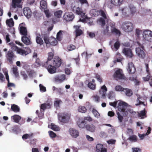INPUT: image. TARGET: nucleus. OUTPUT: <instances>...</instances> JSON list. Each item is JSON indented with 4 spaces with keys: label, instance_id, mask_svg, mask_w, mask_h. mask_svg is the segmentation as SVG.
Segmentation results:
<instances>
[{
    "label": "nucleus",
    "instance_id": "c9c22d12",
    "mask_svg": "<svg viewBox=\"0 0 152 152\" xmlns=\"http://www.w3.org/2000/svg\"><path fill=\"white\" fill-rule=\"evenodd\" d=\"M105 19L103 18H100L97 20V22L102 27L104 26L105 24Z\"/></svg>",
    "mask_w": 152,
    "mask_h": 152
},
{
    "label": "nucleus",
    "instance_id": "a211bd4d",
    "mask_svg": "<svg viewBox=\"0 0 152 152\" xmlns=\"http://www.w3.org/2000/svg\"><path fill=\"white\" fill-rule=\"evenodd\" d=\"M127 71L131 74H133L135 72L136 69L132 62L128 63Z\"/></svg>",
    "mask_w": 152,
    "mask_h": 152
},
{
    "label": "nucleus",
    "instance_id": "680f3d73",
    "mask_svg": "<svg viewBox=\"0 0 152 152\" xmlns=\"http://www.w3.org/2000/svg\"><path fill=\"white\" fill-rule=\"evenodd\" d=\"M75 46L73 45H69L67 47V49L69 51L72 50H75Z\"/></svg>",
    "mask_w": 152,
    "mask_h": 152
},
{
    "label": "nucleus",
    "instance_id": "e2e57ef3",
    "mask_svg": "<svg viewBox=\"0 0 152 152\" xmlns=\"http://www.w3.org/2000/svg\"><path fill=\"white\" fill-rule=\"evenodd\" d=\"M12 71L13 73L16 76L18 75V68L17 67H13L12 68Z\"/></svg>",
    "mask_w": 152,
    "mask_h": 152
},
{
    "label": "nucleus",
    "instance_id": "9b49d317",
    "mask_svg": "<svg viewBox=\"0 0 152 152\" xmlns=\"http://www.w3.org/2000/svg\"><path fill=\"white\" fill-rule=\"evenodd\" d=\"M74 17V14L72 12H65L63 16V19L67 22L72 21Z\"/></svg>",
    "mask_w": 152,
    "mask_h": 152
},
{
    "label": "nucleus",
    "instance_id": "a19ab883",
    "mask_svg": "<svg viewBox=\"0 0 152 152\" xmlns=\"http://www.w3.org/2000/svg\"><path fill=\"white\" fill-rule=\"evenodd\" d=\"M36 39L37 43L40 45H42L43 44L44 42L42 38L37 36L36 37Z\"/></svg>",
    "mask_w": 152,
    "mask_h": 152
},
{
    "label": "nucleus",
    "instance_id": "1a4fd4ad",
    "mask_svg": "<svg viewBox=\"0 0 152 152\" xmlns=\"http://www.w3.org/2000/svg\"><path fill=\"white\" fill-rule=\"evenodd\" d=\"M144 39L148 42H152V31L148 30L144 31L143 33Z\"/></svg>",
    "mask_w": 152,
    "mask_h": 152
},
{
    "label": "nucleus",
    "instance_id": "8fccbe9b",
    "mask_svg": "<svg viewBox=\"0 0 152 152\" xmlns=\"http://www.w3.org/2000/svg\"><path fill=\"white\" fill-rule=\"evenodd\" d=\"M129 139L130 141L133 142H136L137 141V137L134 135L131 136L129 137Z\"/></svg>",
    "mask_w": 152,
    "mask_h": 152
},
{
    "label": "nucleus",
    "instance_id": "0eeeda50",
    "mask_svg": "<svg viewBox=\"0 0 152 152\" xmlns=\"http://www.w3.org/2000/svg\"><path fill=\"white\" fill-rule=\"evenodd\" d=\"M42 66L46 68L48 72L50 74H52L56 72V68L54 66H53L50 63H44L42 64Z\"/></svg>",
    "mask_w": 152,
    "mask_h": 152
},
{
    "label": "nucleus",
    "instance_id": "69168bd1",
    "mask_svg": "<svg viewBox=\"0 0 152 152\" xmlns=\"http://www.w3.org/2000/svg\"><path fill=\"white\" fill-rule=\"evenodd\" d=\"M146 111L145 109H144L143 110H142L140 111V113L138 114V115L139 117H141L142 116H144L146 115Z\"/></svg>",
    "mask_w": 152,
    "mask_h": 152
},
{
    "label": "nucleus",
    "instance_id": "f257e3e1",
    "mask_svg": "<svg viewBox=\"0 0 152 152\" xmlns=\"http://www.w3.org/2000/svg\"><path fill=\"white\" fill-rule=\"evenodd\" d=\"M128 106V104L125 102L120 101L118 104V110L122 113L123 115L125 116H127L128 114L127 111L126 110Z\"/></svg>",
    "mask_w": 152,
    "mask_h": 152
},
{
    "label": "nucleus",
    "instance_id": "13d9d810",
    "mask_svg": "<svg viewBox=\"0 0 152 152\" xmlns=\"http://www.w3.org/2000/svg\"><path fill=\"white\" fill-rule=\"evenodd\" d=\"M141 99V98L140 97H138L137 99V102L138 103L136 104V105L138 106L140 104H143L144 106H145V104L144 103V102H141L140 101V99Z\"/></svg>",
    "mask_w": 152,
    "mask_h": 152
},
{
    "label": "nucleus",
    "instance_id": "de8ad7c7",
    "mask_svg": "<svg viewBox=\"0 0 152 152\" xmlns=\"http://www.w3.org/2000/svg\"><path fill=\"white\" fill-rule=\"evenodd\" d=\"M62 31H60L56 35V39L60 41L62 39Z\"/></svg>",
    "mask_w": 152,
    "mask_h": 152
},
{
    "label": "nucleus",
    "instance_id": "b1692460",
    "mask_svg": "<svg viewBox=\"0 0 152 152\" xmlns=\"http://www.w3.org/2000/svg\"><path fill=\"white\" fill-rule=\"evenodd\" d=\"M122 15L123 17L126 18L129 16L130 13L129 10L128 8L124 7L122 9Z\"/></svg>",
    "mask_w": 152,
    "mask_h": 152
},
{
    "label": "nucleus",
    "instance_id": "f03ea898",
    "mask_svg": "<svg viewBox=\"0 0 152 152\" xmlns=\"http://www.w3.org/2000/svg\"><path fill=\"white\" fill-rule=\"evenodd\" d=\"M121 28L125 32H129L133 31L134 29V25L130 22L125 21L122 23Z\"/></svg>",
    "mask_w": 152,
    "mask_h": 152
},
{
    "label": "nucleus",
    "instance_id": "052dcab7",
    "mask_svg": "<svg viewBox=\"0 0 152 152\" xmlns=\"http://www.w3.org/2000/svg\"><path fill=\"white\" fill-rule=\"evenodd\" d=\"M81 18H83L82 21H84L87 18V16L85 15V13L83 12V11L79 14Z\"/></svg>",
    "mask_w": 152,
    "mask_h": 152
},
{
    "label": "nucleus",
    "instance_id": "39448f33",
    "mask_svg": "<svg viewBox=\"0 0 152 152\" xmlns=\"http://www.w3.org/2000/svg\"><path fill=\"white\" fill-rule=\"evenodd\" d=\"M70 114L66 113H61L58 116L59 121L62 123H68L70 118Z\"/></svg>",
    "mask_w": 152,
    "mask_h": 152
},
{
    "label": "nucleus",
    "instance_id": "4d7b16f0",
    "mask_svg": "<svg viewBox=\"0 0 152 152\" xmlns=\"http://www.w3.org/2000/svg\"><path fill=\"white\" fill-rule=\"evenodd\" d=\"M120 46V43L119 41H117L114 44V47L116 50H118Z\"/></svg>",
    "mask_w": 152,
    "mask_h": 152
},
{
    "label": "nucleus",
    "instance_id": "09e8293b",
    "mask_svg": "<svg viewBox=\"0 0 152 152\" xmlns=\"http://www.w3.org/2000/svg\"><path fill=\"white\" fill-rule=\"evenodd\" d=\"M130 10V13L132 15L134 14L136 11V8L133 6L130 5L129 6Z\"/></svg>",
    "mask_w": 152,
    "mask_h": 152
},
{
    "label": "nucleus",
    "instance_id": "338daca9",
    "mask_svg": "<svg viewBox=\"0 0 152 152\" xmlns=\"http://www.w3.org/2000/svg\"><path fill=\"white\" fill-rule=\"evenodd\" d=\"M75 13L79 15L82 11L81 9H80L79 7H78L75 8Z\"/></svg>",
    "mask_w": 152,
    "mask_h": 152
},
{
    "label": "nucleus",
    "instance_id": "dca6fc26",
    "mask_svg": "<svg viewBox=\"0 0 152 152\" xmlns=\"http://www.w3.org/2000/svg\"><path fill=\"white\" fill-rule=\"evenodd\" d=\"M123 53L127 57L132 58L133 56L132 51L129 48H124L123 50Z\"/></svg>",
    "mask_w": 152,
    "mask_h": 152
},
{
    "label": "nucleus",
    "instance_id": "ddd939ff",
    "mask_svg": "<svg viewBox=\"0 0 152 152\" xmlns=\"http://www.w3.org/2000/svg\"><path fill=\"white\" fill-rule=\"evenodd\" d=\"M111 26V33L114 34L116 35L120 36L121 34V32L120 30L117 29L115 28V23H113L110 25Z\"/></svg>",
    "mask_w": 152,
    "mask_h": 152
},
{
    "label": "nucleus",
    "instance_id": "bb28decb",
    "mask_svg": "<svg viewBox=\"0 0 152 152\" xmlns=\"http://www.w3.org/2000/svg\"><path fill=\"white\" fill-rule=\"evenodd\" d=\"M22 0H12V5L13 8L19 6V4L21 2Z\"/></svg>",
    "mask_w": 152,
    "mask_h": 152
},
{
    "label": "nucleus",
    "instance_id": "cd10ccee",
    "mask_svg": "<svg viewBox=\"0 0 152 152\" xmlns=\"http://www.w3.org/2000/svg\"><path fill=\"white\" fill-rule=\"evenodd\" d=\"M90 13L92 16H98L99 15V10L95 9H93L91 10Z\"/></svg>",
    "mask_w": 152,
    "mask_h": 152
},
{
    "label": "nucleus",
    "instance_id": "0e129e2a",
    "mask_svg": "<svg viewBox=\"0 0 152 152\" xmlns=\"http://www.w3.org/2000/svg\"><path fill=\"white\" fill-rule=\"evenodd\" d=\"M95 78L100 83H102V78L100 75L96 74L95 75Z\"/></svg>",
    "mask_w": 152,
    "mask_h": 152
},
{
    "label": "nucleus",
    "instance_id": "6e6d98bb",
    "mask_svg": "<svg viewBox=\"0 0 152 152\" xmlns=\"http://www.w3.org/2000/svg\"><path fill=\"white\" fill-rule=\"evenodd\" d=\"M76 33V37H77L78 36H80L83 34V31L80 29H77L75 31Z\"/></svg>",
    "mask_w": 152,
    "mask_h": 152
},
{
    "label": "nucleus",
    "instance_id": "393cba45",
    "mask_svg": "<svg viewBox=\"0 0 152 152\" xmlns=\"http://www.w3.org/2000/svg\"><path fill=\"white\" fill-rule=\"evenodd\" d=\"M23 36L22 37L21 39L22 41L26 45H28L31 44L30 37L26 36Z\"/></svg>",
    "mask_w": 152,
    "mask_h": 152
},
{
    "label": "nucleus",
    "instance_id": "c85d7f7f",
    "mask_svg": "<svg viewBox=\"0 0 152 152\" xmlns=\"http://www.w3.org/2000/svg\"><path fill=\"white\" fill-rule=\"evenodd\" d=\"M95 80L93 79L91 82H90L88 83V86L90 89L92 90H94L96 88V85L94 83Z\"/></svg>",
    "mask_w": 152,
    "mask_h": 152
},
{
    "label": "nucleus",
    "instance_id": "3c124183",
    "mask_svg": "<svg viewBox=\"0 0 152 152\" xmlns=\"http://www.w3.org/2000/svg\"><path fill=\"white\" fill-rule=\"evenodd\" d=\"M92 113L94 115V116L98 118L100 117V115L97 111L95 109H93L92 110Z\"/></svg>",
    "mask_w": 152,
    "mask_h": 152
},
{
    "label": "nucleus",
    "instance_id": "ea45409f",
    "mask_svg": "<svg viewBox=\"0 0 152 152\" xmlns=\"http://www.w3.org/2000/svg\"><path fill=\"white\" fill-rule=\"evenodd\" d=\"M58 44V41L56 39L53 37L50 38V45L53 46H55Z\"/></svg>",
    "mask_w": 152,
    "mask_h": 152
},
{
    "label": "nucleus",
    "instance_id": "49530a36",
    "mask_svg": "<svg viewBox=\"0 0 152 152\" xmlns=\"http://www.w3.org/2000/svg\"><path fill=\"white\" fill-rule=\"evenodd\" d=\"M6 23L10 27H12L14 25V22L12 18L7 20Z\"/></svg>",
    "mask_w": 152,
    "mask_h": 152
},
{
    "label": "nucleus",
    "instance_id": "5fc2aeb1",
    "mask_svg": "<svg viewBox=\"0 0 152 152\" xmlns=\"http://www.w3.org/2000/svg\"><path fill=\"white\" fill-rule=\"evenodd\" d=\"M43 38L46 45L48 44H50V39H49L48 37L47 36H44Z\"/></svg>",
    "mask_w": 152,
    "mask_h": 152
},
{
    "label": "nucleus",
    "instance_id": "4be33fe9",
    "mask_svg": "<svg viewBox=\"0 0 152 152\" xmlns=\"http://www.w3.org/2000/svg\"><path fill=\"white\" fill-rule=\"evenodd\" d=\"M86 128L87 131L91 132H94L96 130L95 126L92 124H87L86 126Z\"/></svg>",
    "mask_w": 152,
    "mask_h": 152
},
{
    "label": "nucleus",
    "instance_id": "37998d69",
    "mask_svg": "<svg viewBox=\"0 0 152 152\" xmlns=\"http://www.w3.org/2000/svg\"><path fill=\"white\" fill-rule=\"evenodd\" d=\"M87 109L84 106H80L78 108V110L79 112L84 113L86 112Z\"/></svg>",
    "mask_w": 152,
    "mask_h": 152
},
{
    "label": "nucleus",
    "instance_id": "c03bdc74",
    "mask_svg": "<svg viewBox=\"0 0 152 152\" xmlns=\"http://www.w3.org/2000/svg\"><path fill=\"white\" fill-rule=\"evenodd\" d=\"M125 89L120 85L116 86L115 88V90L117 91H124Z\"/></svg>",
    "mask_w": 152,
    "mask_h": 152
},
{
    "label": "nucleus",
    "instance_id": "4c0bfd02",
    "mask_svg": "<svg viewBox=\"0 0 152 152\" xmlns=\"http://www.w3.org/2000/svg\"><path fill=\"white\" fill-rule=\"evenodd\" d=\"M53 91H56L60 95H62L64 93L61 88H57L53 86Z\"/></svg>",
    "mask_w": 152,
    "mask_h": 152
},
{
    "label": "nucleus",
    "instance_id": "2eb2a0df",
    "mask_svg": "<svg viewBox=\"0 0 152 152\" xmlns=\"http://www.w3.org/2000/svg\"><path fill=\"white\" fill-rule=\"evenodd\" d=\"M25 26V24L23 23L20 24L19 26L20 32V34L23 36H27V28Z\"/></svg>",
    "mask_w": 152,
    "mask_h": 152
},
{
    "label": "nucleus",
    "instance_id": "bf43d9fd",
    "mask_svg": "<svg viewBox=\"0 0 152 152\" xmlns=\"http://www.w3.org/2000/svg\"><path fill=\"white\" fill-rule=\"evenodd\" d=\"M117 114L118 115V118L120 122H121L122 121L123 119V117L121 115L119 112H117Z\"/></svg>",
    "mask_w": 152,
    "mask_h": 152
},
{
    "label": "nucleus",
    "instance_id": "603ef678",
    "mask_svg": "<svg viewBox=\"0 0 152 152\" xmlns=\"http://www.w3.org/2000/svg\"><path fill=\"white\" fill-rule=\"evenodd\" d=\"M47 18H49L51 16V14L48 9H45L44 11Z\"/></svg>",
    "mask_w": 152,
    "mask_h": 152
},
{
    "label": "nucleus",
    "instance_id": "6e6552de",
    "mask_svg": "<svg viewBox=\"0 0 152 152\" xmlns=\"http://www.w3.org/2000/svg\"><path fill=\"white\" fill-rule=\"evenodd\" d=\"M122 70L120 69L116 71L114 75V77L117 80H126L127 78L122 72Z\"/></svg>",
    "mask_w": 152,
    "mask_h": 152
},
{
    "label": "nucleus",
    "instance_id": "774afa93",
    "mask_svg": "<svg viewBox=\"0 0 152 152\" xmlns=\"http://www.w3.org/2000/svg\"><path fill=\"white\" fill-rule=\"evenodd\" d=\"M132 149V152H141V150L139 148H133Z\"/></svg>",
    "mask_w": 152,
    "mask_h": 152
},
{
    "label": "nucleus",
    "instance_id": "4468645a",
    "mask_svg": "<svg viewBox=\"0 0 152 152\" xmlns=\"http://www.w3.org/2000/svg\"><path fill=\"white\" fill-rule=\"evenodd\" d=\"M62 63L61 59L58 56H55L53 58V64L56 68L60 67Z\"/></svg>",
    "mask_w": 152,
    "mask_h": 152
},
{
    "label": "nucleus",
    "instance_id": "72a5a7b5",
    "mask_svg": "<svg viewBox=\"0 0 152 152\" xmlns=\"http://www.w3.org/2000/svg\"><path fill=\"white\" fill-rule=\"evenodd\" d=\"M99 15H100L105 19H107V12L105 10H103L102 9L99 10Z\"/></svg>",
    "mask_w": 152,
    "mask_h": 152
},
{
    "label": "nucleus",
    "instance_id": "79ce46f5",
    "mask_svg": "<svg viewBox=\"0 0 152 152\" xmlns=\"http://www.w3.org/2000/svg\"><path fill=\"white\" fill-rule=\"evenodd\" d=\"M50 128L55 131H59L60 130V128L57 125L51 123L50 125Z\"/></svg>",
    "mask_w": 152,
    "mask_h": 152
},
{
    "label": "nucleus",
    "instance_id": "f3484780",
    "mask_svg": "<svg viewBox=\"0 0 152 152\" xmlns=\"http://www.w3.org/2000/svg\"><path fill=\"white\" fill-rule=\"evenodd\" d=\"M6 57L7 60L12 64V59L14 57L13 51L11 50L8 51L6 55Z\"/></svg>",
    "mask_w": 152,
    "mask_h": 152
},
{
    "label": "nucleus",
    "instance_id": "473e14b6",
    "mask_svg": "<svg viewBox=\"0 0 152 152\" xmlns=\"http://www.w3.org/2000/svg\"><path fill=\"white\" fill-rule=\"evenodd\" d=\"M124 91L126 95L128 96H131L133 94L132 90L130 89L125 88Z\"/></svg>",
    "mask_w": 152,
    "mask_h": 152
},
{
    "label": "nucleus",
    "instance_id": "e433bc0d",
    "mask_svg": "<svg viewBox=\"0 0 152 152\" xmlns=\"http://www.w3.org/2000/svg\"><path fill=\"white\" fill-rule=\"evenodd\" d=\"M54 53L52 52H50L48 53V57L47 61L45 63H50L51 60L53 58Z\"/></svg>",
    "mask_w": 152,
    "mask_h": 152
},
{
    "label": "nucleus",
    "instance_id": "f8f14e48",
    "mask_svg": "<svg viewBox=\"0 0 152 152\" xmlns=\"http://www.w3.org/2000/svg\"><path fill=\"white\" fill-rule=\"evenodd\" d=\"M53 79L55 82L61 83L66 79V76L64 74L57 75L55 76Z\"/></svg>",
    "mask_w": 152,
    "mask_h": 152
},
{
    "label": "nucleus",
    "instance_id": "6ab92c4d",
    "mask_svg": "<svg viewBox=\"0 0 152 152\" xmlns=\"http://www.w3.org/2000/svg\"><path fill=\"white\" fill-rule=\"evenodd\" d=\"M97 152H107V148H103V145L101 144H97L96 146Z\"/></svg>",
    "mask_w": 152,
    "mask_h": 152
},
{
    "label": "nucleus",
    "instance_id": "5701e85b",
    "mask_svg": "<svg viewBox=\"0 0 152 152\" xmlns=\"http://www.w3.org/2000/svg\"><path fill=\"white\" fill-rule=\"evenodd\" d=\"M107 91V88L106 86L104 85L102 86L101 88V90L99 91L100 94L102 96L103 98L105 97L106 95V92Z\"/></svg>",
    "mask_w": 152,
    "mask_h": 152
},
{
    "label": "nucleus",
    "instance_id": "9d476101",
    "mask_svg": "<svg viewBox=\"0 0 152 152\" xmlns=\"http://www.w3.org/2000/svg\"><path fill=\"white\" fill-rule=\"evenodd\" d=\"M12 48L13 49H15L17 53L23 56H26L29 53L27 51L19 48L14 44H13Z\"/></svg>",
    "mask_w": 152,
    "mask_h": 152
},
{
    "label": "nucleus",
    "instance_id": "2f4dec72",
    "mask_svg": "<svg viewBox=\"0 0 152 152\" xmlns=\"http://www.w3.org/2000/svg\"><path fill=\"white\" fill-rule=\"evenodd\" d=\"M62 13L63 11L62 10H57L54 12V15L56 18H59L61 17Z\"/></svg>",
    "mask_w": 152,
    "mask_h": 152
},
{
    "label": "nucleus",
    "instance_id": "20e7f679",
    "mask_svg": "<svg viewBox=\"0 0 152 152\" xmlns=\"http://www.w3.org/2000/svg\"><path fill=\"white\" fill-rule=\"evenodd\" d=\"M34 135V134L33 133H31L29 134H25L22 136V138L24 140L29 139V145H30L34 146L36 144L37 140V139L35 138L33 139H31L33 137Z\"/></svg>",
    "mask_w": 152,
    "mask_h": 152
},
{
    "label": "nucleus",
    "instance_id": "a18cd8bd",
    "mask_svg": "<svg viewBox=\"0 0 152 152\" xmlns=\"http://www.w3.org/2000/svg\"><path fill=\"white\" fill-rule=\"evenodd\" d=\"M3 36L7 43L9 42L10 41V35L8 33H6L3 34Z\"/></svg>",
    "mask_w": 152,
    "mask_h": 152
},
{
    "label": "nucleus",
    "instance_id": "aec40b11",
    "mask_svg": "<svg viewBox=\"0 0 152 152\" xmlns=\"http://www.w3.org/2000/svg\"><path fill=\"white\" fill-rule=\"evenodd\" d=\"M23 13L25 16L28 18L31 17L32 12L29 7L24 8L23 9Z\"/></svg>",
    "mask_w": 152,
    "mask_h": 152
},
{
    "label": "nucleus",
    "instance_id": "7c9ffc66",
    "mask_svg": "<svg viewBox=\"0 0 152 152\" xmlns=\"http://www.w3.org/2000/svg\"><path fill=\"white\" fill-rule=\"evenodd\" d=\"M86 124V121L84 120H80L77 122V124L78 126L81 128H84L85 127L86 128L85 125Z\"/></svg>",
    "mask_w": 152,
    "mask_h": 152
},
{
    "label": "nucleus",
    "instance_id": "a878e982",
    "mask_svg": "<svg viewBox=\"0 0 152 152\" xmlns=\"http://www.w3.org/2000/svg\"><path fill=\"white\" fill-rule=\"evenodd\" d=\"M52 105L50 103H44L41 104L40 108L43 110H45L46 108L49 109L50 108Z\"/></svg>",
    "mask_w": 152,
    "mask_h": 152
},
{
    "label": "nucleus",
    "instance_id": "423d86ee",
    "mask_svg": "<svg viewBox=\"0 0 152 152\" xmlns=\"http://www.w3.org/2000/svg\"><path fill=\"white\" fill-rule=\"evenodd\" d=\"M123 0H110V2L108 4V7L112 9L114 7H118L123 3Z\"/></svg>",
    "mask_w": 152,
    "mask_h": 152
},
{
    "label": "nucleus",
    "instance_id": "7ed1b4c3",
    "mask_svg": "<svg viewBox=\"0 0 152 152\" xmlns=\"http://www.w3.org/2000/svg\"><path fill=\"white\" fill-rule=\"evenodd\" d=\"M137 44L139 47L136 48V54L140 58L143 59L145 56V53L143 51L144 47L138 42H137Z\"/></svg>",
    "mask_w": 152,
    "mask_h": 152
},
{
    "label": "nucleus",
    "instance_id": "c756f323",
    "mask_svg": "<svg viewBox=\"0 0 152 152\" xmlns=\"http://www.w3.org/2000/svg\"><path fill=\"white\" fill-rule=\"evenodd\" d=\"M11 118L12 119L14 122L16 123H19L20 120L21 119V117L18 115H15L11 117Z\"/></svg>",
    "mask_w": 152,
    "mask_h": 152
},
{
    "label": "nucleus",
    "instance_id": "58836bf2",
    "mask_svg": "<svg viewBox=\"0 0 152 152\" xmlns=\"http://www.w3.org/2000/svg\"><path fill=\"white\" fill-rule=\"evenodd\" d=\"M11 109L15 112H18L20 111V108L17 105L15 104L12 105L11 106Z\"/></svg>",
    "mask_w": 152,
    "mask_h": 152
},
{
    "label": "nucleus",
    "instance_id": "412c9836",
    "mask_svg": "<svg viewBox=\"0 0 152 152\" xmlns=\"http://www.w3.org/2000/svg\"><path fill=\"white\" fill-rule=\"evenodd\" d=\"M69 132L70 134L73 137L76 138L79 136V132L74 129H70L69 130Z\"/></svg>",
    "mask_w": 152,
    "mask_h": 152
},
{
    "label": "nucleus",
    "instance_id": "f704fd0d",
    "mask_svg": "<svg viewBox=\"0 0 152 152\" xmlns=\"http://www.w3.org/2000/svg\"><path fill=\"white\" fill-rule=\"evenodd\" d=\"M41 7L44 10L46 9L47 7V3L45 0H42L40 2Z\"/></svg>",
    "mask_w": 152,
    "mask_h": 152
},
{
    "label": "nucleus",
    "instance_id": "864d4df0",
    "mask_svg": "<svg viewBox=\"0 0 152 152\" xmlns=\"http://www.w3.org/2000/svg\"><path fill=\"white\" fill-rule=\"evenodd\" d=\"M149 75L148 74L146 77L143 78L144 81L146 82L152 80V77Z\"/></svg>",
    "mask_w": 152,
    "mask_h": 152
}]
</instances>
